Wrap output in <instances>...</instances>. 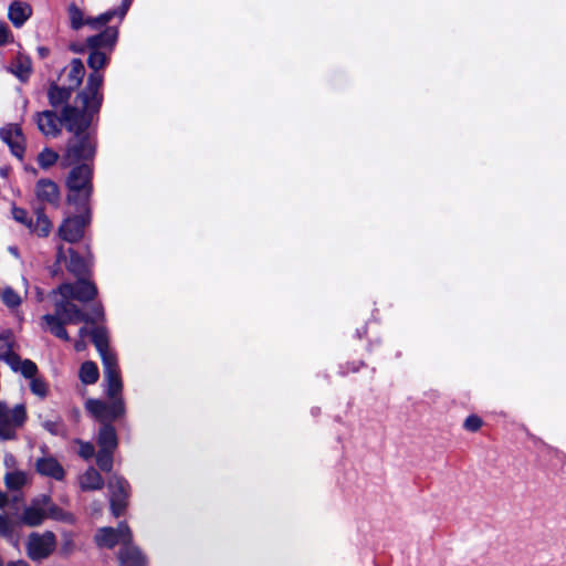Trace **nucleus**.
Instances as JSON below:
<instances>
[{"label": "nucleus", "mask_w": 566, "mask_h": 566, "mask_svg": "<svg viewBox=\"0 0 566 566\" xmlns=\"http://www.w3.org/2000/svg\"><path fill=\"white\" fill-rule=\"evenodd\" d=\"M8 504V496L4 492L0 491V509L6 507Z\"/></svg>", "instance_id": "48"}, {"label": "nucleus", "mask_w": 566, "mask_h": 566, "mask_svg": "<svg viewBox=\"0 0 566 566\" xmlns=\"http://www.w3.org/2000/svg\"><path fill=\"white\" fill-rule=\"evenodd\" d=\"M57 261L61 262L62 260H65V254L62 247H59L57 253H56Z\"/></svg>", "instance_id": "52"}, {"label": "nucleus", "mask_w": 566, "mask_h": 566, "mask_svg": "<svg viewBox=\"0 0 566 566\" xmlns=\"http://www.w3.org/2000/svg\"><path fill=\"white\" fill-rule=\"evenodd\" d=\"M38 53L41 59H45L50 54V50L45 46H39Z\"/></svg>", "instance_id": "47"}, {"label": "nucleus", "mask_w": 566, "mask_h": 566, "mask_svg": "<svg viewBox=\"0 0 566 566\" xmlns=\"http://www.w3.org/2000/svg\"><path fill=\"white\" fill-rule=\"evenodd\" d=\"M107 486L111 492L109 504L112 513L118 517L124 514L127 507L130 491L129 483L124 478L114 474L108 479Z\"/></svg>", "instance_id": "10"}, {"label": "nucleus", "mask_w": 566, "mask_h": 566, "mask_svg": "<svg viewBox=\"0 0 566 566\" xmlns=\"http://www.w3.org/2000/svg\"><path fill=\"white\" fill-rule=\"evenodd\" d=\"M132 2H133V0H122V3L118 8L111 9V10L99 14L98 17H95V19L90 20L88 23H92V24L94 23V25H97L101 23H108L114 18H118V20L122 21L125 18Z\"/></svg>", "instance_id": "24"}, {"label": "nucleus", "mask_w": 566, "mask_h": 566, "mask_svg": "<svg viewBox=\"0 0 566 566\" xmlns=\"http://www.w3.org/2000/svg\"><path fill=\"white\" fill-rule=\"evenodd\" d=\"M36 472L41 475L62 481L65 475L63 467L53 457H43L35 462Z\"/></svg>", "instance_id": "17"}, {"label": "nucleus", "mask_w": 566, "mask_h": 566, "mask_svg": "<svg viewBox=\"0 0 566 566\" xmlns=\"http://www.w3.org/2000/svg\"><path fill=\"white\" fill-rule=\"evenodd\" d=\"M60 156L55 150L45 147L39 153L36 161L42 169L48 170L56 164Z\"/></svg>", "instance_id": "30"}, {"label": "nucleus", "mask_w": 566, "mask_h": 566, "mask_svg": "<svg viewBox=\"0 0 566 566\" xmlns=\"http://www.w3.org/2000/svg\"><path fill=\"white\" fill-rule=\"evenodd\" d=\"M70 260L66 264L67 270L74 275H84L87 271L86 261L73 249H69Z\"/></svg>", "instance_id": "28"}, {"label": "nucleus", "mask_w": 566, "mask_h": 566, "mask_svg": "<svg viewBox=\"0 0 566 566\" xmlns=\"http://www.w3.org/2000/svg\"><path fill=\"white\" fill-rule=\"evenodd\" d=\"M85 75V67L80 59H73L70 63V70L67 73L69 87L72 90L77 88Z\"/></svg>", "instance_id": "27"}, {"label": "nucleus", "mask_w": 566, "mask_h": 566, "mask_svg": "<svg viewBox=\"0 0 566 566\" xmlns=\"http://www.w3.org/2000/svg\"><path fill=\"white\" fill-rule=\"evenodd\" d=\"M0 534L7 538L11 537L13 534L12 523L3 514H0Z\"/></svg>", "instance_id": "43"}, {"label": "nucleus", "mask_w": 566, "mask_h": 566, "mask_svg": "<svg viewBox=\"0 0 566 566\" xmlns=\"http://www.w3.org/2000/svg\"><path fill=\"white\" fill-rule=\"evenodd\" d=\"M54 294H60L61 297L76 300L82 303L90 302L97 295V289L94 283L78 279L74 283H62L53 291Z\"/></svg>", "instance_id": "9"}, {"label": "nucleus", "mask_w": 566, "mask_h": 566, "mask_svg": "<svg viewBox=\"0 0 566 566\" xmlns=\"http://www.w3.org/2000/svg\"><path fill=\"white\" fill-rule=\"evenodd\" d=\"M35 196L42 203L57 206L60 202L59 186L51 179H39L35 184Z\"/></svg>", "instance_id": "16"}, {"label": "nucleus", "mask_w": 566, "mask_h": 566, "mask_svg": "<svg viewBox=\"0 0 566 566\" xmlns=\"http://www.w3.org/2000/svg\"><path fill=\"white\" fill-rule=\"evenodd\" d=\"M7 566H30L25 560L9 562Z\"/></svg>", "instance_id": "50"}, {"label": "nucleus", "mask_w": 566, "mask_h": 566, "mask_svg": "<svg viewBox=\"0 0 566 566\" xmlns=\"http://www.w3.org/2000/svg\"><path fill=\"white\" fill-rule=\"evenodd\" d=\"M80 485L83 491L101 490L104 485V480L99 472L91 467L81 475Z\"/></svg>", "instance_id": "26"}, {"label": "nucleus", "mask_w": 566, "mask_h": 566, "mask_svg": "<svg viewBox=\"0 0 566 566\" xmlns=\"http://www.w3.org/2000/svg\"><path fill=\"white\" fill-rule=\"evenodd\" d=\"M106 384V396L109 401H103L99 399H88L85 403L87 411L97 419L102 424L111 423L125 416L126 407L122 397L123 381L119 376V388L116 392H112L109 388V381L105 380Z\"/></svg>", "instance_id": "5"}, {"label": "nucleus", "mask_w": 566, "mask_h": 566, "mask_svg": "<svg viewBox=\"0 0 566 566\" xmlns=\"http://www.w3.org/2000/svg\"><path fill=\"white\" fill-rule=\"evenodd\" d=\"M91 338L102 358L104 379L109 381L112 392L119 388V368L117 358L108 346V334L105 327L97 326L91 331Z\"/></svg>", "instance_id": "6"}, {"label": "nucleus", "mask_w": 566, "mask_h": 566, "mask_svg": "<svg viewBox=\"0 0 566 566\" xmlns=\"http://www.w3.org/2000/svg\"><path fill=\"white\" fill-rule=\"evenodd\" d=\"M13 463H14V458H13V455H12V454H7V455L4 457V464H6L7 467H11Z\"/></svg>", "instance_id": "51"}, {"label": "nucleus", "mask_w": 566, "mask_h": 566, "mask_svg": "<svg viewBox=\"0 0 566 566\" xmlns=\"http://www.w3.org/2000/svg\"><path fill=\"white\" fill-rule=\"evenodd\" d=\"M45 513H46V518L49 517V518H52L55 521L67 522V523H71L73 521V517L70 513L63 511L61 507H59L54 503L48 507Z\"/></svg>", "instance_id": "36"}, {"label": "nucleus", "mask_w": 566, "mask_h": 566, "mask_svg": "<svg viewBox=\"0 0 566 566\" xmlns=\"http://www.w3.org/2000/svg\"><path fill=\"white\" fill-rule=\"evenodd\" d=\"M4 483L9 490L18 491L27 483V475L22 471L8 472L4 475Z\"/></svg>", "instance_id": "32"}, {"label": "nucleus", "mask_w": 566, "mask_h": 566, "mask_svg": "<svg viewBox=\"0 0 566 566\" xmlns=\"http://www.w3.org/2000/svg\"><path fill=\"white\" fill-rule=\"evenodd\" d=\"M96 442L101 450H116L118 446V439L116 430L112 423H104L101 426Z\"/></svg>", "instance_id": "20"}, {"label": "nucleus", "mask_w": 566, "mask_h": 566, "mask_svg": "<svg viewBox=\"0 0 566 566\" xmlns=\"http://www.w3.org/2000/svg\"><path fill=\"white\" fill-rule=\"evenodd\" d=\"M2 302L10 308L18 307L22 300L20 295L12 289V287H6L3 289L1 293Z\"/></svg>", "instance_id": "37"}, {"label": "nucleus", "mask_w": 566, "mask_h": 566, "mask_svg": "<svg viewBox=\"0 0 566 566\" xmlns=\"http://www.w3.org/2000/svg\"><path fill=\"white\" fill-rule=\"evenodd\" d=\"M10 30L6 23H0V46L8 42Z\"/></svg>", "instance_id": "44"}, {"label": "nucleus", "mask_w": 566, "mask_h": 566, "mask_svg": "<svg viewBox=\"0 0 566 566\" xmlns=\"http://www.w3.org/2000/svg\"><path fill=\"white\" fill-rule=\"evenodd\" d=\"M42 427L53 436H60L64 431L61 419L45 420L42 422Z\"/></svg>", "instance_id": "40"}, {"label": "nucleus", "mask_w": 566, "mask_h": 566, "mask_svg": "<svg viewBox=\"0 0 566 566\" xmlns=\"http://www.w3.org/2000/svg\"><path fill=\"white\" fill-rule=\"evenodd\" d=\"M12 216L13 219L22 224L28 226L29 228H32V220L29 219L27 210L22 208L14 207L12 209Z\"/></svg>", "instance_id": "41"}, {"label": "nucleus", "mask_w": 566, "mask_h": 566, "mask_svg": "<svg viewBox=\"0 0 566 566\" xmlns=\"http://www.w3.org/2000/svg\"><path fill=\"white\" fill-rule=\"evenodd\" d=\"M115 451L101 450L96 453V464L99 470L104 472H111L113 469V455Z\"/></svg>", "instance_id": "35"}, {"label": "nucleus", "mask_w": 566, "mask_h": 566, "mask_svg": "<svg viewBox=\"0 0 566 566\" xmlns=\"http://www.w3.org/2000/svg\"><path fill=\"white\" fill-rule=\"evenodd\" d=\"M88 334L91 335V331H88V328L85 326L81 327L78 331L80 338H85Z\"/></svg>", "instance_id": "49"}, {"label": "nucleus", "mask_w": 566, "mask_h": 566, "mask_svg": "<svg viewBox=\"0 0 566 566\" xmlns=\"http://www.w3.org/2000/svg\"><path fill=\"white\" fill-rule=\"evenodd\" d=\"M93 167L91 164L74 166L69 172L66 187L69 189L67 202L76 206L78 210H86L93 192Z\"/></svg>", "instance_id": "4"}, {"label": "nucleus", "mask_w": 566, "mask_h": 566, "mask_svg": "<svg viewBox=\"0 0 566 566\" xmlns=\"http://www.w3.org/2000/svg\"><path fill=\"white\" fill-rule=\"evenodd\" d=\"M32 15V8L23 1H13L9 6L8 18L15 28H21Z\"/></svg>", "instance_id": "19"}, {"label": "nucleus", "mask_w": 566, "mask_h": 566, "mask_svg": "<svg viewBox=\"0 0 566 566\" xmlns=\"http://www.w3.org/2000/svg\"><path fill=\"white\" fill-rule=\"evenodd\" d=\"M32 502H39V505L45 511L51 504H53L49 495H42L41 497L33 500Z\"/></svg>", "instance_id": "45"}, {"label": "nucleus", "mask_w": 566, "mask_h": 566, "mask_svg": "<svg viewBox=\"0 0 566 566\" xmlns=\"http://www.w3.org/2000/svg\"><path fill=\"white\" fill-rule=\"evenodd\" d=\"M482 419L479 416L471 415L469 416L463 423L465 430L475 432L482 427Z\"/></svg>", "instance_id": "42"}, {"label": "nucleus", "mask_w": 566, "mask_h": 566, "mask_svg": "<svg viewBox=\"0 0 566 566\" xmlns=\"http://www.w3.org/2000/svg\"><path fill=\"white\" fill-rule=\"evenodd\" d=\"M34 122L43 135L56 137L61 133V125H64L63 112L61 117L54 111L38 112L34 115Z\"/></svg>", "instance_id": "14"}, {"label": "nucleus", "mask_w": 566, "mask_h": 566, "mask_svg": "<svg viewBox=\"0 0 566 566\" xmlns=\"http://www.w3.org/2000/svg\"><path fill=\"white\" fill-rule=\"evenodd\" d=\"M73 90L67 87L59 86L52 83L48 90V99L52 107L57 108L63 105V108L67 106V102L71 98Z\"/></svg>", "instance_id": "22"}, {"label": "nucleus", "mask_w": 566, "mask_h": 566, "mask_svg": "<svg viewBox=\"0 0 566 566\" xmlns=\"http://www.w3.org/2000/svg\"><path fill=\"white\" fill-rule=\"evenodd\" d=\"M0 566H4V564H3V559H2V557H1V556H0Z\"/></svg>", "instance_id": "54"}, {"label": "nucleus", "mask_w": 566, "mask_h": 566, "mask_svg": "<svg viewBox=\"0 0 566 566\" xmlns=\"http://www.w3.org/2000/svg\"><path fill=\"white\" fill-rule=\"evenodd\" d=\"M111 54L98 50H88L87 65L92 70L87 77L85 87L77 93L74 103L83 107H91L93 111H99L103 102L101 92L104 76L101 70L106 67L111 60Z\"/></svg>", "instance_id": "3"}, {"label": "nucleus", "mask_w": 566, "mask_h": 566, "mask_svg": "<svg viewBox=\"0 0 566 566\" xmlns=\"http://www.w3.org/2000/svg\"><path fill=\"white\" fill-rule=\"evenodd\" d=\"M0 139L9 146L13 156L22 159L25 150L24 136L18 124H8L1 127Z\"/></svg>", "instance_id": "12"}, {"label": "nucleus", "mask_w": 566, "mask_h": 566, "mask_svg": "<svg viewBox=\"0 0 566 566\" xmlns=\"http://www.w3.org/2000/svg\"><path fill=\"white\" fill-rule=\"evenodd\" d=\"M35 294H36V301L41 302L43 300V292L39 287H35Z\"/></svg>", "instance_id": "53"}, {"label": "nucleus", "mask_w": 566, "mask_h": 566, "mask_svg": "<svg viewBox=\"0 0 566 566\" xmlns=\"http://www.w3.org/2000/svg\"><path fill=\"white\" fill-rule=\"evenodd\" d=\"M98 368L93 361H85L80 368V379L85 385H93L98 380Z\"/></svg>", "instance_id": "29"}, {"label": "nucleus", "mask_w": 566, "mask_h": 566, "mask_svg": "<svg viewBox=\"0 0 566 566\" xmlns=\"http://www.w3.org/2000/svg\"><path fill=\"white\" fill-rule=\"evenodd\" d=\"M56 547V537L53 532L43 534L31 533L27 542V553L32 560L48 558Z\"/></svg>", "instance_id": "8"}, {"label": "nucleus", "mask_w": 566, "mask_h": 566, "mask_svg": "<svg viewBox=\"0 0 566 566\" xmlns=\"http://www.w3.org/2000/svg\"><path fill=\"white\" fill-rule=\"evenodd\" d=\"M133 539L132 531L126 522H120L116 528L102 527L95 535L99 547L113 548L117 544H127Z\"/></svg>", "instance_id": "11"}, {"label": "nucleus", "mask_w": 566, "mask_h": 566, "mask_svg": "<svg viewBox=\"0 0 566 566\" xmlns=\"http://www.w3.org/2000/svg\"><path fill=\"white\" fill-rule=\"evenodd\" d=\"M98 112L75 103L63 108L64 126L67 132L73 134L66 143L65 153L61 157L63 168L81 164L93 166L97 142L95 130L91 126L94 115Z\"/></svg>", "instance_id": "1"}, {"label": "nucleus", "mask_w": 566, "mask_h": 566, "mask_svg": "<svg viewBox=\"0 0 566 566\" xmlns=\"http://www.w3.org/2000/svg\"><path fill=\"white\" fill-rule=\"evenodd\" d=\"M74 348L76 352H82L86 348V343L84 338H80L74 343Z\"/></svg>", "instance_id": "46"}, {"label": "nucleus", "mask_w": 566, "mask_h": 566, "mask_svg": "<svg viewBox=\"0 0 566 566\" xmlns=\"http://www.w3.org/2000/svg\"><path fill=\"white\" fill-rule=\"evenodd\" d=\"M88 218L84 214L66 218L59 228V235L66 242H77L83 238Z\"/></svg>", "instance_id": "13"}, {"label": "nucleus", "mask_w": 566, "mask_h": 566, "mask_svg": "<svg viewBox=\"0 0 566 566\" xmlns=\"http://www.w3.org/2000/svg\"><path fill=\"white\" fill-rule=\"evenodd\" d=\"M8 365L13 371H20L23 377L29 379L35 377L38 373V366L35 363L30 359H21L18 354L15 356H11Z\"/></svg>", "instance_id": "25"}, {"label": "nucleus", "mask_w": 566, "mask_h": 566, "mask_svg": "<svg viewBox=\"0 0 566 566\" xmlns=\"http://www.w3.org/2000/svg\"><path fill=\"white\" fill-rule=\"evenodd\" d=\"M67 14H69V19H70V27L73 30H80L83 25H88L92 29L97 30L106 24V23H101V24L94 25V23L93 24L88 23L90 20H94L95 18L84 19L83 11L74 2L69 4Z\"/></svg>", "instance_id": "23"}, {"label": "nucleus", "mask_w": 566, "mask_h": 566, "mask_svg": "<svg viewBox=\"0 0 566 566\" xmlns=\"http://www.w3.org/2000/svg\"><path fill=\"white\" fill-rule=\"evenodd\" d=\"M120 566H145L146 558L138 547L132 544V541L124 544L118 552Z\"/></svg>", "instance_id": "18"}, {"label": "nucleus", "mask_w": 566, "mask_h": 566, "mask_svg": "<svg viewBox=\"0 0 566 566\" xmlns=\"http://www.w3.org/2000/svg\"><path fill=\"white\" fill-rule=\"evenodd\" d=\"M12 337L11 334H1L0 335V359H3L7 364L10 363L11 356H15L17 354L12 352Z\"/></svg>", "instance_id": "34"}, {"label": "nucleus", "mask_w": 566, "mask_h": 566, "mask_svg": "<svg viewBox=\"0 0 566 566\" xmlns=\"http://www.w3.org/2000/svg\"><path fill=\"white\" fill-rule=\"evenodd\" d=\"M30 389L32 394L44 398L48 394V386L45 381L41 378L33 377L30 381Z\"/></svg>", "instance_id": "39"}, {"label": "nucleus", "mask_w": 566, "mask_h": 566, "mask_svg": "<svg viewBox=\"0 0 566 566\" xmlns=\"http://www.w3.org/2000/svg\"><path fill=\"white\" fill-rule=\"evenodd\" d=\"M51 221L45 216L42 209H36V221L35 224H32L33 231L40 237H46L51 230Z\"/></svg>", "instance_id": "31"}, {"label": "nucleus", "mask_w": 566, "mask_h": 566, "mask_svg": "<svg viewBox=\"0 0 566 566\" xmlns=\"http://www.w3.org/2000/svg\"><path fill=\"white\" fill-rule=\"evenodd\" d=\"M45 518H46L45 510H43L39 505V502H32L31 505L27 506L23 510V512L20 516L21 523L27 526H30V527H35V526L41 525Z\"/></svg>", "instance_id": "21"}, {"label": "nucleus", "mask_w": 566, "mask_h": 566, "mask_svg": "<svg viewBox=\"0 0 566 566\" xmlns=\"http://www.w3.org/2000/svg\"><path fill=\"white\" fill-rule=\"evenodd\" d=\"M11 71L20 81L25 82L32 72L31 63L29 60L18 59L13 62Z\"/></svg>", "instance_id": "33"}, {"label": "nucleus", "mask_w": 566, "mask_h": 566, "mask_svg": "<svg viewBox=\"0 0 566 566\" xmlns=\"http://www.w3.org/2000/svg\"><path fill=\"white\" fill-rule=\"evenodd\" d=\"M118 39L116 27H107L101 33L86 39L87 50H98L112 53Z\"/></svg>", "instance_id": "15"}, {"label": "nucleus", "mask_w": 566, "mask_h": 566, "mask_svg": "<svg viewBox=\"0 0 566 566\" xmlns=\"http://www.w3.org/2000/svg\"><path fill=\"white\" fill-rule=\"evenodd\" d=\"M27 420V411L23 405H15L9 408L3 401H0V441H10L18 439V430Z\"/></svg>", "instance_id": "7"}, {"label": "nucleus", "mask_w": 566, "mask_h": 566, "mask_svg": "<svg viewBox=\"0 0 566 566\" xmlns=\"http://www.w3.org/2000/svg\"><path fill=\"white\" fill-rule=\"evenodd\" d=\"M75 443L80 446L78 455L84 460H91L95 455V448L93 443L82 441L80 439H76Z\"/></svg>", "instance_id": "38"}, {"label": "nucleus", "mask_w": 566, "mask_h": 566, "mask_svg": "<svg viewBox=\"0 0 566 566\" xmlns=\"http://www.w3.org/2000/svg\"><path fill=\"white\" fill-rule=\"evenodd\" d=\"M71 301V298L62 297L54 303L53 314H45L41 317L42 328L65 342L70 340L65 325L81 322L95 324L104 319V308L101 303H95L91 306L90 312L85 313Z\"/></svg>", "instance_id": "2"}]
</instances>
